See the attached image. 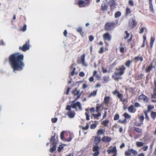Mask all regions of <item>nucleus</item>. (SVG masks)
I'll return each instance as SVG.
<instances>
[{"label": "nucleus", "instance_id": "f257e3e1", "mask_svg": "<svg viewBox=\"0 0 156 156\" xmlns=\"http://www.w3.org/2000/svg\"><path fill=\"white\" fill-rule=\"evenodd\" d=\"M24 59V55L19 52L14 53L9 56V64L13 72L21 71L23 69L25 66Z\"/></svg>", "mask_w": 156, "mask_h": 156}, {"label": "nucleus", "instance_id": "f03ea898", "mask_svg": "<svg viewBox=\"0 0 156 156\" xmlns=\"http://www.w3.org/2000/svg\"><path fill=\"white\" fill-rule=\"evenodd\" d=\"M116 70L118 72H115L112 74V78L115 80L118 81L120 79H121L120 76L124 74L126 70V67L123 65H122L119 68H116Z\"/></svg>", "mask_w": 156, "mask_h": 156}, {"label": "nucleus", "instance_id": "7ed1b4c3", "mask_svg": "<svg viewBox=\"0 0 156 156\" xmlns=\"http://www.w3.org/2000/svg\"><path fill=\"white\" fill-rule=\"evenodd\" d=\"M74 108L76 109V111H77V108H78L80 110H82L81 105L80 102L77 101L75 103L73 104H72L70 105H67L66 106V110H68L69 111H71L72 110H71V108Z\"/></svg>", "mask_w": 156, "mask_h": 156}, {"label": "nucleus", "instance_id": "20e7f679", "mask_svg": "<svg viewBox=\"0 0 156 156\" xmlns=\"http://www.w3.org/2000/svg\"><path fill=\"white\" fill-rule=\"evenodd\" d=\"M91 0H78L77 5L80 8L84 7L89 6Z\"/></svg>", "mask_w": 156, "mask_h": 156}, {"label": "nucleus", "instance_id": "39448f33", "mask_svg": "<svg viewBox=\"0 0 156 156\" xmlns=\"http://www.w3.org/2000/svg\"><path fill=\"white\" fill-rule=\"evenodd\" d=\"M115 27V24L114 22H108L105 23L104 30L105 31H112Z\"/></svg>", "mask_w": 156, "mask_h": 156}, {"label": "nucleus", "instance_id": "423d86ee", "mask_svg": "<svg viewBox=\"0 0 156 156\" xmlns=\"http://www.w3.org/2000/svg\"><path fill=\"white\" fill-rule=\"evenodd\" d=\"M55 137V134H54V136H52L50 138V141L51 142V144L53 145V146L51 147L50 149V151L52 153L55 151L56 148V142L54 140Z\"/></svg>", "mask_w": 156, "mask_h": 156}, {"label": "nucleus", "instance_id": "0eeeda50", "mask_svg": "<svg viewBox=\"0 0 156 156\" xmlns=\"http://www.w3.org/2000/svg\"><path fill=\"white\" fill-rule=\"evenodd\" d=\"M154 87L153 90V93L151 95V98L152 99L151 101L152 102H156V80H155L154 81Z\"/></svg>", "mask_w": 156, "mask_h": 156}, {"label": "nucleus", "instance_id": "6e6552de", "mask_svg": "<svg viewBox=\"0 0 156 156\" xmlns=\"http://www.w3.org/2000/svg\"><path fill=\"white\" fill-rule=\"evenodd\" d=\"M30 46V42L29 40H28L26 42L25 44L22 46H20L19 47V49L20 50H21L23 52H25L29 49Z\"/></svg>", "mask_w": 156, "mask_h": 156}, {"label": "nucleus", "instance_id": "1a4fd4ad", "mask_svg": "<svg viewBox=\"0 0 156 156\" xmlns=\"http://www.w3.org/2000/svg\"><path fill=\"white\" fill-rule=\"evenodd\" d=\"M72 93L74 94V97L77 96L74 98V100L72 101V103H73L80 98L82 93H80L79 90H78L77 88H75L73 90Z\"/></svg>", "mask_w": 156, "mask_h": 156}, {"label": "nucleus", "instance_id": "9d476101", "mask_svg": "<svg viewBox=\"0 0 156 156\" xmlns=\"http://www.w3.org/2000/svg\"><path fill=\"white\" fill-rule=\"evenodd\" d=\"M104 40L105 41V43L106 45L108 46V43L106 42V41H111L112 39V36L108 32L102 35Z\"/></svg>", "mask_w": 156, "mask_h": 156}, {"label": "nucleus", "instance_id": "9b49d317", "mask_svg": "<svg viewBox=\"0 0 156 156\" xmlns=\"http://www.w3.org/2000/svg\"><path fill=\"white\" fill-rule=\"evenodd\" d=\"M108 4L110 6V11H113L116 8V5L115 0H109L108 2Z\"/></svg>", "mask_w": 156, "mask_h": 156}, {"label": "nucleus", "instance_id": "f8f14e48", "mask_svg": "<svg viewBox=\"0 0 156 156\" xmlns=\"http://www.w3.org/2000/svg\"><path fill=\"white\" fill-rule=\"evenodd\" d=\"M132 153L134 155L137 154V151L133 149H129L127 151H125V154L126 156H128L131 155Z\"/></svg>", "mask_w": 156, "mask_h": 156}, {"label": "nucleus", "instance_id": "ddd939ff", "mask_svg": "<svg viewBox=\"0 0 156 156\" xmlns=\"http://www.w3.org/2000/svg\"><path fill=\"white\" fill-rule=\"evenodd\" d=\"M138 100L139 101H143L145 103H147L148 99L147 96H145L143 94H141L138 97Z\"/></svg>", "mask_w": 156, "mask_h": 156}, {"label": "nucleus", "instance_id": "4468645a", "mask_svg": "<svg viewBox=\"0 0 156 156\" xmlns=\"http://www.w3.org/2000/svg\"><path fill=\"white\" fill-rule=\"evenodd\" d=\"M108 6L107 3L103 2L101 3V10L102 11L105 12L108 10Z\"/></svg>", "mask_w": 156, "mask_h": 156}, {"label": "nucleus", "instance_id": "2eb2a0df", "mask_svg": "<svg viewBox=\"0 0 156 156\" xmlns=\"http://www.w3.org/2000/svg\"><path fill=\"white\" fill-rule=\"evenodd\" d=\"M112 138L111 137L108 136H104L102 137L101 140L104 143H107L111 142Z\"/></svg>", "mask_w": 156, "mask_h": 156}, {"label": "nucleus", "instance_id": "dca6fc26", "mask_svg": "<svg viewBox=\"0 0 156 156\" xmlns=\"http://www.w3.org/2000/svg\"><path fill=\"white\" fill-rule=\"evenodd\" d=\"M137 25V23L135 19H132L131 23H129V26L130 28L132 29L136 27Z\"/></svg>", "mask_w": 156, "mask_h": 156}, {"label": "nucleus", "instance_id": "f3484780", "mask_svg": "<svg viewBox=\"0 0 156 156\" xmlns=\"http://www.w3.org/2000/svg\"><path fill=\"white\" fill-rule=\"evenodd\" d=\"M66 115L70 119L73 118L76 115V113L74 111H69Z\"/></svg>", "mask_w": 156, "mask_h": 156}, {"label": "nucleus", "instance_id": "a211bd4d", "mask_svg": "<svg viewBox=\"0 0 156 156\" xmlns=\"http://www.w3.org/2000/svg\"><path fill=\"white\" fill-rule=\"evenodd\" d=\"M101 140V137L99 136H96L94 137V143L96 145H98L100 141Z\"/></svg>", "mask_w": 156, "mask_h": 156}, {"label": "nucleus", "instance_id": "6ab92c4d", "mask_svg": "<svg viewBox=\"0 0 156 156\" xmlns=\"http://www.w3.org/2000/svg\"><path fill=\"white\" fill-rule=\"evenodd\" d=\"M128 110L129 112L131 113H134L136 111V109L134 107V106L133 105L128 107Z\"/></svg>", "mask_w": 156, "mask_h": 156}, {"label": "nucleus", "instance_id": "aec40b11", "mask_svg": "<svg viewBox=\"0 0 156 156\" xmlns=\"http://www.w3.org/2000/svg\"><path fill=\"white\" fill-rule=\"evenodd\" d=\"M153 68V63L151 62V63L150 66H149L148 67L146 68L145 72L147 73L151 71Z\"/></svg>", "mask_w": 156, "mask_h": 156}, {"label": "nucleus", "instance_id": "412c9836", "mask_svg": "<svg viewBox=\"0 0 156 156\" xmlns=\"http://www.w3.org/2000/svg\"><path fill=\"white\" fill-rule=\"evenodd\" d=\"M77 31L80 33L82 37H83L84 36V33L82 31V28L81 27H79L76 29Z\"/></svg>", "mask_w": 156, "mask_h": 156}, {"label": "nucleus", "instance_id": "4be33fe9", "mask_svg": "<svg viewBox=\"0 0 156 156\" xmlns=\"http://www.w3.org/2000/svg\"><path fill=\"white\" fill-rule=\"evenodd\" d=\"M110 100V97L109 96H105L104 98V103L106 105L109 103Z\"/></svg>", "mask_w": 156, "mask_h": 156}, {"label": "nucleus", "instance_id": "5701e85b", "mask_svg": "<svg viewBox=\"0 0 156 156\" xmlns=\"http://www.w3.org/2000/svg\"><path fill=\"white\" fill-rule=\"evenodd\" d=\"M102 106V104H97L96 110V111L97 112H99Z\"/></svg>", "mask_w": 156, "mask_h": 156}, {"label": "nucleus", "instance_id": "b1692460", "mask_svg": "<svg viewBox=\"0 0 156 156\" xmlns=\"http://www.w3.org/2000/svg\"><path fill=\"white\" fill-rule=\"evenodd\" d=\"M97 90H93L90 93V94L88 96L89 97L95 96L97 94Z\"/></svg>", "mask_w": 156, "mask_h": 156}, {"label": "nucleus", "instance_id": "393cba45", "mask_svg": "<svg viewBox=\"0 0 156 156\" xmlns=\"http://www.w3.org/2000/svg\"><path fill=\"white\" fill-rule=\"evenodd\" d=\"M132 12L131 9L129 7H127L125 10V15L126 16H127L130 14Z\"/></svg>", "mask_w": 156, "mask_h": 156}, {"label": "nucleus", "instance_id": "a878e982", "mask_svg": "<svg viewBox=\"0 0 156 156\" xmlns=\"http://www.w3.org/2000/svg\"><path fill=\"white\" fill-rule=\"evenodd\" d=\"M151 116L153 120H154L156 118V112L151 111Z\"/></svg>", "mask_w": 156, "mask_h": 156}, {"label": "nucleus", "instance_id": "bb28decb", "mask_svg": "<svg viewBox=\"0 0 156 156\" xmlns=\"http://www.w3.org/2000/svg\"><path fill=\"white\" fill-rule=\"evenodd\" d=\"M132 60H128L126 61L125 63L126 66L128 67H129L130 66L132 62Z\"/></svg>", "mask_w": 156, "mask_h": 156}, {"label": "nucleus", "instance_id": "cd10ccee", "mask_svg": "<svg viewBox=\"0 0 156 156\" xmlns=\"http://www.w3.org/2000/svg\"><path fill=\"white\" fill-rule=\"evenodd\" d=\"M92 150L93 151H99L100 150L99 147L97 145H94L93 147Z\"/></svg>", "mask_w": 156, "mask_h": 156}, {"label": "nucleus", "instance_id": "c85d7f7f", "mask_svg": "<svg viewBox=\"0 0 156 156\" xmlns=\"http://www.w3.org/2000/svg\"><path fill=\"white\" fill-rule=\"evenodd\" d=\"M105 133V131L102 129H99L97 132V136L104 134Z\"/></svg>", "mask_w": 156, "mask_h": 156}, {"label": "nucleus", "instance_id": "c756f323", "mask_svg": "<svg viewBox=\"0 0 156 156\" xmlns=\"http://www.w3.org/2000/svg\"><path fill=\"white\" fill-rule=\"evenodd\" d=\"M144 30H145L146 32H147V28H146V27H141L140 29V30L139 32V33L140 34H142V33H143L144 32Z\"/></svg>", "mask_w": 156, "mask_h": 156}, {"label": "nucleus", "instance_id": "7c9ffc66", "mask_svg": "<svg viewBox=\"0 0 156 156\" xmlns=\"http://www.w3.org/2000/svg\"><path fill=\"white\" fill-rule=\"evenodd\" d=\"M117 97L119 98L121 101H124V100L123 99V95L121 94L120 93H118V94H117Z\"/></svg>", "mask_w": 156, "mask_h": 156}, {"label": "nucleus", "instance_id": "2f4dec72", "mask_svg": "<svg viewBox=\"0 0 156 156\" xmlns=\"http://www.w3.org/2000/svg\"><path fill=\"white\" fill-rule=\"evenodd\" d=\"M154 108V106L153 105H149L147 106V112H150L151 110Z\"/></svg>", "mask_w": 156, "mask_h": 156}, {"label": "nucleus", "instance_id": "473e14b6", "mask_svg": "<svg viewBox=\"0 0 156 156\" xmlns=\"http://www.w3.org/2000/svg\"><path fill=\"white\" fill-rule=\"evenodd\" d=\"M123 45V44L122 43L120 44V47L119 48V51L120 53H123L124 52L125 48H124L122 47Z\"/></svg>", "mask_w": 156, "mask_h": 156}, {"label": "nucleus", "instance_id": "72a5a7b5", "mask_svg": "<svg viewBox=\"0 0 156 156\" xmlns=\"http://www.w3.org/2000/svg\"><path fill=\"white\" fill-rule=\"evenodd\" d=\"M144 112L145 116V119L147 121H149V118L148 115V113L149 112L146 111H144Z\"/></svg>", "mask_w": 156, "mask_h": 156}, {"label": "nucleus", "instance_id": "f704fd0d", "mask_svg": "<svg viewBox=\"0 0 156 156\" xmlns=\"http://www.w3.org/2000/svg\"><path fill=\"white\" fill-rule=\"evenodd\" d=\"M144 143L142 142L137 141L136 143V146L138 147H140L143 146Z\"/></svg>", "mask_w": 156, "mask_h": 156}, {"label": "nucleus", "instance_id": "c9c22d12", "mask_svg": "<svg viewBox=\"0 0 156 156\" xmlns=\"http://www.w3.org/2000/svg\"><path fill=\"white\" fill-rule=\"evenodd\" d=\"M123 116L124 117V119H130L131 118V116L128 114L126 112H125L123 115Z\"/></svg>", "mask_w": 156, "mask_h": 156}, {"label": "nucleus", "instance_id": "e433bc0d", "mask_svg": "<svg viewBox=\"0 0 156 156\" xmlns=\"http://www.w3.org/2000/svg\"><path fill=\"white\" fill-rule=\"evenodd\" d=\"M98 113L97 114H94L93 115L94 119H98V117H99L101 116V113L100 112H97Z\"/></svg>", "mask_w": 156, "mask_h": 156}, {"label": "nucleus", "instance_id": "4c0bfd02", "mask_svg": "<svg viewBox=\"0 0 156 156\" xmlns=\"http://www.w3.org/2000/svg\"><path fill=\"white\" fill-rule=\"evenodd\" d=\"M118 123H120L122 124H126L127 123L126 119H124L123 120H122L119 119L118 121Z\"/></svg>", "mask_w": 156, "mask_h": 156}, {"label": "nucleus", "instance_id": "58836bf2", "mask_svg": "<svg viewBox=\"0 0 156 156\" xmlns=\"http://www.w3.org/2000/svg\"><path fill=\"white\" fill-rule=\"evenodd\" d=\"M149 9H150V10L152 13H154V11L153 9V6L152 2H150V4H149Z\"/></svg>", "mask_w": 156, "mask_h": 156}, {"label": "nucleus", "instance_id": "ea45409f", "mask_svg": "<svg viewBox=\"0 0 156 156\" xmlns=\"http://www.w3.org/2000/svg\"><path fill=\"white\" fill-rule=\"evenodd\" d=\"M144 75L143 74L141 73L140 74L137 75L136 77V78L137 80H141L142 79Z\"/></svg>", "mask_w": 156, "mask_h": 156}, {"label": "nucleus", "instance_id": "a19ab883", "mask_svg": "<svg viewBox=\"0 0 156 156\" xmlns=\"http://www.w3.org/2000/svg\"><path fill=\"white\" fill-rule=\"evenodd\" d=\"M121 14V13L120 11H117L115 14V18L120 17Z\"/></svg>", "mask_w": 156, "mask_h": 156}, {"label": "nucleus", "instance_id": "79ce46f5", "mask_svg": "<svg viewBox=\"0 0 156 156\" xmlns=\"http://www.w3.org/2000/svg\"><path fill=\"white\" fill-rule=\"evenodd\" d=\"M135 60H140L141 62L143 61V58L142 57L140 56H136L135 58Z\"/></svg>", "mask_w": 156, "mask_h": 156}, {"label": "nucleus", "instance_id": "37998d69", "mask_svg": "<svg viewBox=\"0 0 156 156\" xmlns=\"http://www.w3.org/2000/svg\"><path fill=\"white\" fill-rule=\"evenodd\" d=\"M76 68L75 67H74L73 68V70L70 73V75L73 76L74 74L76 75L77 74V73H75V71H76Z\"/></svg>", "mask_w": 156, "mask_h": 156}, {"label": "nucleus", "instance_id": "c03bdc74", "mask_svg": "<svg viewBox=\"0 0 156 156\" xmlns=\"http://www.w3.org/2000/svg\"><path fill=\"white\" fill-rule=\"evenodd\" d=\"M125 33L126 34V36L124 37V39L126 40L128 38L129 36V34L128 32V31L127 30L125 31Z\"/></svg>", "mask_w": 156, "mask_h": 156}, {"label": "nucleus", "instance_id": "a18cd8bd", "mask_svg": "<svg viewBox=\"0 0 156 156\" xmlns=\"http://www.w3.org/2000/svg\"><path fill=\"white\" fill-rule=\"evenodd\" d=\"M64 133H65L64 131H62L61 133V134H60L61 139V140H65V139H66L65 138L64 136Z\"/></svg>", "mask_w": 156, "mask_h": 156}, {"label": "nucleus", "instance_id": "49530a36", "mask_svg": "<svg viewBox=\"0 0 156 156\" xmlns=\"http://www.w3.org/2000/svg\"><path fill=\"white\" fill-rule=\"evenodd\" d=\"M134 130L138 133H141L142 132V129L138 128H135Z\"/></svg>", "mask_w": 156, "mask_h": 156}, {"label": "nucleus", "instance_id": "de8ad7c7", "mask_svg": "<svg viewBox=\"0 0 156 156\" xmlns=\"http://www.w3.org/2000/svg\"><path fill=\"white\" fill-rule=\"evenodd\" d=\"M139 119L140 122H143L144 117L143 115H140L139 116Z\"/></svg>", "mask_w": 156, "mask_h": 156}, {"label": "nucleus", "instance_id": "09e8293b", "mask_svg": "<svg viewBox=\"0 0 156 156\" xmlns=\"http://www.w3.org/2000/svg\"><path fill=\"white\" fill-rule=\"evenodd\" d=\"M119 115L118 114H115V116H114V118H113V119L114 120H116L118 119H119Z\"/></svg>", "mask_w": 156, "mask_h": 156}, {"label": "nucleus", "instance_id": "8fccbe9b", "mask_svg": "<svg viewBox=\"0 0 156 156\" xmlns=\"http://www.w3.org/2000/svg\"><path fill=\"white\" fill-rule=\"evenodd\" d=\"M89 126L88 125V124L87 123L86 126H83L82 127V129L83 130H86L87 129H89Z\"/></svg>", "mask_w": 156, "mask_h": 156}, {"label": "nucleus", "instance_id": "3c124183", "mask_svg": "<svg viewBox=\"0 0 156 156\" xmlns=\"http://www.w3.org/2000/svg\"><path fill=\"white\" fill-rule=\"evenodd\" d=\"M102 123H103V124L104 126H108V124L109 123V121L108 120H106L104 121L103 122H102Z\"/></svg>", "mask_w": 156, "mask_h": 156}, {"label": "nucleus", "instance_id": "603ef678", "mask_svg": "<svg viewBox=\"0 0 156 156\" xmlns=\"http://www.w3.org/2000/svg\"><path fill=\"white\" fill-rule=\"evenodd\" d=\"M27 28V25L26 24H24V26L21 28H20V31H25L26 30Z\"/></svg>", "mask_w": 156, "mask_h": 156}, {"label": "nucleus", "instance_id": "864d4df0", "mask_svg": "<svg viewBox=\"0 0 156 156\" xmlns=\"http://www.w3.org/2000/svg\"><path fill=\"white\" fill-rule=\"evenodd\" d=\"M135 125L137 126H140L143 124V122H140V123L138 122H135Z\"/></svg>", "mask_w": 156, "mask_h": 156}, {"label": "nucleus", "instance_id": "5fc2aeb1", "mask_svg": "<svg viewBox=\"0 0 156 156\" xmlns=\"http://www.w3.org/2000/svg\"><path fill=\"white\" fill-rule=\"evenodd\" d=\"M63 147L61 145H60L58 147V152H60L63 149Z\"/></svg>", "mask_w": 156, "mask_h": 156}, {"label": "nucleus", "instance_id": "6e6d98bb", "mask_svg": "<svg viewBox=\"0 0 156 156\" xmlns=\"http://www.w3.org/2000/svg\"><path fill=\"white\" fill-rule=\"evenodd\" d=\"M73 138L72 135H70L69 137V139H65V140L67 142H69L72 140V139Z\"/></svg>", "mask_w": 156, "mask_h": 156}, {"label": "nucleus", "instance_id": "4d7b16f0", "mask_svg": "<svg viewBox=\"0 0 156 156\" xmlns=\"http://www.w3.org/2000/svg\"><path fill=\"white\" fill-rule=\"evenodd\" d=\"M97 125L95 124H92L91 126H90V128L91 129H94L96 127Z\"/></svg>", "mask_w": 156, "mask_h": 156}, {"label": "nucleus", "instance_id": "13d9d810", "mask_svg": "<svg viewBox=\"0 0 156 156\" xmlns=\"http://www.w3.org/2000/svg\"><path fill=\"white\" fill-rule=\"evenodd\" d=\"M104 80V83L108 82V80L109 78L107 76H105L103 78Z\"/></svg>", "mask_w": 156, "mask_h": 156}, {"label": "nucleus", "instance_id": "bf43d9fd", "mask_svg": "<svg viewBox=\"0 0 156 156\" xmlns=\"http://www.w3.org/2000/svg\"><path fill=\"white\" fill-rule=\"evenodd\" d=\"M85 55H82L81 57V61L82 63H84V62L85 61Z\"/></svg>", "mask_w": 156, "mask_h": 156}, {"label": "nucleus", "instance_id": "052dcab7", "mask_svg": "<svg viewBox=\"0 0 156 156\" xmlns=\"http://www.w3.org/2000/svg\"><path fill=\"white\" fill-rule=\"evenodd\" d=\"M89 41L90 42H92L94 39V37L92 35H91L89 37Z\"/></svg>", "mask_w": 156, "mask_h": 156}, {"label": "nucleus", "instance_id": "680f3d73", "mask_svg": "<svg viewBox=\"0 0 156 156\" xmlns=\"http://www.w3.org/2000/svg\"><path fill=\"white\" fill-rule=\"evenodd\" d=\"M85 115L86 116V119L87 120H88L90 119V116L89 115V113L87 112L85 113Z\"/></svg>", "mask_w": 156, "mask_h": 156}, {"label": "nucleus", "instance_id": "e2e57ef3", "mask_svg": "<svg viewBox=\"0 0 156 156\" xmlns=\"http://www.w3.org/2000/svg\"><path fill=\"white\" fill-rule=\"evenodd\" d=\"M94 153L93 154V156H98L99 154V151H94Z\"/></svg>", "mask_w": 156, "mask_h": 156}, {"label": "nucleus", "instance_id": "0e129e2a", "mask_svg": "<svg viewBox=\"0 0 156 156\" xmlns=\"http://www.w3.org/2000/svg\"><path fill=\"white\" fill-rule=\"evenodd\" d=\"M98 52H99L100 54H102V53H104V50L103 48L102 47H101Z\"/></svg>", "mask_w": 156, "mask_h": 156}, {"label": "nucleus", "instance_id": "69168bd1", "mask_svg": "<svg viewBox=\"0 0 156 156\" xmlns=\"http://www.w3.org/2000/svg\"><path fill=\"white\" fill-rule=\"evenodd\" d=\"M112 153H117V150L116 149V147H113L112 150Z\"/></svg>", "mask_w": 156, "mask_h": 156}, {"label": "nucleus", "instance_id": "338daca9", "mask_svg": "<svg viewBox=\"0 0 156 156\" xmlns=\"http://www.w3.org/2000/svg\"><path fill=\"white\" fill-rule=\"evenodd\" d=\"M85 73L84 72L81 71L79 73V76L81 77H83L85 76Z\"/></svg>", "mask_w": 156, "mask_h": 156}, {"label": "nucleus", "instance_id": "774afa93", "mask_svg": "<svg viewBox=\"0 0 156 156\" xmlns=\"http://www.w3.org/2000/svg\"><path fill=\"white\" fill-rule=\"evenodd\" d=\"M128 4L130 5L131 6H133L134 5L133 2L132 0H129L128 2Z\"/></svg>", "mask_w": 156, "mask_h": 156}]
</instances>
